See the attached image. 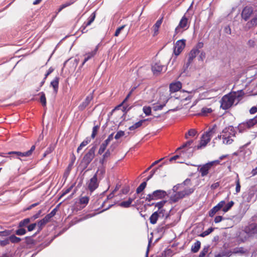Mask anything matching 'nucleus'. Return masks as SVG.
Segmentation results:
<instances>
[{"instance_id":"ea45409f","label":"nucleus","mask_w":257,"mask_h":257,"mask_svg":"<svg viewBox=\"0 0 257 257\" xmlns=\"http://www.w3.org/2000/svg\"><path fill=\"white\" fill-rule=\"evenodd\" d=\"M19 228L17 229L15 231V233L18 235H23L26 233V230L23 227H18Z\"/></svg>"},{"instance_id":"4be33fe9","label":"nucleus","mask_w":257,"mask_h":257,"mask_svg":"<svg viewBox=\"0 0 257 257\" xmlns=\"http://www.w3.org/2000/svg\"><path fill=\"white\" fill-rule=\"evenodd\" d=\"M50 220L45 216L42 219L37 222V225L39 227V230H41L43 227Z\"/></svg>"},{"instance_id":"6ab92c4d","label":"nucleus","mask_w":257,"mask_h":257,"mask_svg":"<svg viewBox=\"0 0 257 257\" xmlns=\"http://www.w3.org/2000/svg\"><path fill=\"white\" fill-rule=\"evenodd\" d=\"M193 142V140L188 141L186 142L185 143H184V144H183L180 147L178 148V150L187 148V151L190 150V152L191 153V156H192V154L193 152L196 148L195 147H194V148H192V147H191V145L192 144Z\"/></svg>"},{"instance_id":"49530a36","label":"nucleus","mask_w":257,"mask_h":257,"mask_svg":"<svg viewBox=\"0 0 257 257\" xmlns=\"http://www.w3.org/2000/svg\"><path fill=\"white\" fill-rule=\"evenodd\" d=\"M10 240H9V237H7L5 239H0V245L1 246H5L10 244Z\"/></svg>"},{"instance_id":"a18cd8bd","label":"nucleus","mask_w":257,"mask_h":257,"mask_svg":"<svg viewBox=\"0 0 257 257\" xmlns=\"http://www.w3.org/2000/svg\"><path fill=\"white\" fill-rule=\"evenodd\" d=\"M213 230V228L212 227L209 228L206 230L203 231L200 234V236L201 237H205L208 235H209L210 233H211Z\"/></svg>"},{"instance_id":"13d9d810","label":"nucleus","mask_w":257,"mask_h":257,"mask_svg":"<svg viewBox=\"0 0 257 257\" xmlns=\"http://www.w3.org/2000/svg\"><path fill=\"white\" fill-rule=\"evenodd\" d=\"M169 227H170V225H169V224L166 225V226H164V224H162L159 225L158 229H159V231L162 232L163 231H164L166 229L169 228Z\"/></svg>"},{"instance_id":"0e129e2a","label":"nucleus","mask_w":257,"mask_h":257,"mask_svg":"<svg viewBox=\"0 0 257 257\" xmlns=\"http://www.w3.org/2000/svg\"><path fill=\"white\" fill-rule=\"evenodd\" d=\"M36 225H37V224L35 223L28 225L27 226L28 230L29 231H31L32 230H33L35 229V228L36 227Z\"/></svg>"},{"instance_id":"9d476101","label":"nucleus","mask_w":257,"mask_h":257,"mask_svg":"<svg viewBox=\"0 0 257 257\" xmlns=\"http://www.w3.org/2000/svg\"><path fill=\"white\" fill-rule=\"evenodd\" d=\"M197 54L198 51L197 49H192L191 50L188 54L187 60L183 66L184 71H185L192 63L194 59L196 58Z\"/></svg>"},{"instance_id":"a211bd4d","label":"nucleus","mask_w":257,"mask_h":257,"mask_svg":"<svg viewBox=\"0 0 257 257\" xmlns=\"http://www.w3.org/2000/svg\"><path fill=\"white\" fill-rule=\"evenodd\" d=\"M182 87V83L180 81L172 83L170 84V91L174 93L179 91Z\"/></svg>"},{"instance_id":"c756f323","label":"nucleus","mask_w":257,"mask_h":257,"mask_svg":"<svg viewBox=\"0 0 257 257\" xmlns=\"http://www.w3.org/2000/svg\"><path fill=\"white\" fill-rule=\"evenodd\" d=\"M167 101L168 99H165V100L164 101V103L162 104H154L153 107L154 110L155 111H157L162 109V108L166 105V104L167 102Z\"/></svg>"},{"instance_id":"7c9ffc66","label":"nucleus","mask_w":257,"mask_h":257,"mask_svg":"<svg viewBox=\"0 0 257 257\" xmlns=\"http://www.w3.org/2000/svg\"><path fill=\"white\" fill-rule=\"evenodd\" d=\"M163 19V18H162L161 19L158 20L156 22L155 24L154 25L153 28H154V32H155V34L157 33L158 32L160 26L161 25V24L162 23Z\"/></svg>"},{"instance_id":"2eb2a0df","label":"nucleus","mask_w":257,"mask_h":257,"mask_svg":"<svg viewBox=\"0 0 257 257\" xmlns=\"http://www.w3.org/2000/svg\"><path fill=\"white\" fill-rule=\"evenodd\" d=\"M253 13V9L251 7H245L241 13L242 18L246 21L249 19Z\"/></svg>"},{"instance_id":"e2e57ef3","label":"nucleus","mask_w":257,"mask_h":257,"mask_svg":"<svg viewBox=\"0 0 257 257\" xmlns=\"http://www.w3.org/2000/svg\"><path fill=\"white\" fill-rule=\"evenodd\" d=\"M95 17H96V13H95V12H94L91 14V15L88 18V20L89 21H90V22L92 23L94 21Z\"/></svg>"},{"instance_id":"72a5a7b5","label":"nucleus","mask_w":257,"mask_h":257,"mask_svg":"<svg viewBox=\"0 0 257 257\" xmlns=\"http://www.w3.org/2000/svg\"><path fill=\"white\" fill-rule=\"evenodd\" d=\"M9 240H10V242H11L13 243H19L21 240V239L15 235H12L9 237Z\"/></svg>"},{"instance_id":"c9c22d12","label":"nucleus","mask_w":257,"mask_h":257,"mask_svg":"<svg viewBox=\"0 0 257 257\" xmlns=\"http://www.w3.org/2000/svg\"><path fill=\"white\" fill-rule=\"evenodd\" d=\"M89 198L87 196L81 197L79 199V203L85 206L89 202Z\"/></svg>"},{"instance_id":"20e7f679","label":"nucleus","mask_w":257,"mask_h":257,"mask_svg":"<svg viewBox=\"0 0 257 257\" xmlns=\"http://www.w3.org/2000/svg\"><path fill=\"white\" fill-rule=\"evenodd\" d=\"M216 125L214 124L212 128H209L208 131L203 134L201 138L199 145L195 146L197 149H200L205 147L206 145L210 142L211 138L215 133Z\"/></svg>"},{"instance_id":"c85d7f7f","label":"nucleus","mask_w":257,"mask_h":257,"mask_svg":"<svg viewBox=\"0 0 257 257\" xmlns=\"http://www.w3.org/2000/svg\"><path fill=\"white\" fill-rule=\"evenodd\" d=\"M30 222V219L29 218H25L22 220H21L18 225V227H23L24 228L25 227H27L29 223Z\"/></svg>"},{"instance_id":"69168bd1","label":"nucleus","mask_w":257,"mask_h":257,"mask_svg":"<svg viewBox=\"0 0 257 257\" xmlns=\"http://www.w3.org/2000/svg\"><path fill=\"white\" fill-rule=\"evenodd\" d=\"M206 57V54L204 51H202L198 57V60L199 61H203L204 59Z\"/></svg>"},{"instance_id":"0eeeda50","label":"nucleus","mask_w":257,"mask_h":257,"mask_svg":"<svg viewBox=\"0 0 257 257\" xmlns=\"http://www.w3.org/2000/svg\"><path fill=\"white\" fill-rule=\"evenodd\" d=\"M96 149V146H94L90 148L88 152L84 155L82 163L84 164L87 167L92 161L95 157V152Z\"/></svg>"},{"instance_id":"f03ea898","label":"nucleus","mask_w":257,"mask_h":257,"mask_svg":"<svg viewBox=\"0 0 257 257\" xmlns=\"http://www.w3.org/2000/svg\"><path fill=\"white\" fill-rule=\"evenodd\" d=\"M239 97V94L234 91L224 95L220 101V107L224 110L230 108L234 103L236 105L238 103Z\"/></svg>"},{"instance_id":"79ce46f5","label":"nucleus","mask_w":257,"mask_h":257,"mask_svg":"<svg viewBox=\"0 0 257 257\" xmlns=\"http://www.w3.org/2000/svg\"><path fill=\"white\" fill-rule=\"evenodd\" d=\"M212 110L211 108L203 107L201 109V114L206 115L212 112Z\"/></svg>"},{"instance_id":"7ed1b4c3","label":"nucleus","mask_w":257,"mask_h":257,"mask_svg":"<svg viewBox=\"0 0 257 257\" xmlns=\"http://www.w3.org/2000/svg\"><path fill=\"white\" fill-rule=\"evenodd\" d=\"M223 134L222 143L224 145H230L233 142L232 137H234L236 131L233 126L230 125L225 127L221 132Z\"/></svg>"},{"instance_id":"4c0bfd02","label":"nucleus","mask_w":257,"mask_h":257,"mask_svg":"<svg viewBox=\"0 0 257 257\" xmlns=\"http://www.w3.org/2000/svg\"><path fill=\"white\" fill-rule=\"evenodd\" d=\"M166 202V201H161L157 202L155 204L154 203H153L152 204H148V205L152 206V205H153L154 204H155V207L158 208V210H159L161 209H163V207L164 206V205Z\"/></svg>"},{"instance_id":"338daca9","label":"nucleus","mask_w":257,"mask_h":257,"mask_svg":"<svg viewBox=\"0 0 257 257\" xmlns=\"http://www.w3.org/2000/svg\"><path fill=\"white\" fill-rule=\"evenodd\" d=\"M253 28L252 25H251V23L250 22V21H249L248 22L245 27H244V29L245 31H248V30H249L250 29Z\"/></svg>"},{"instance_id":"393cba45","label":"nucleus","mask_w":257,"mask_h":257,"mask_svg":"<svg viewBox=\"0 0 257 257\" xmlns=\"http://www.w3.org/2000/svg\"><path fill=\"white\" fill-rule=\"evenodd\" d=\"M148 119H143V120H141L140 121H139L138 122L135 123L134 124H133V125L130 126L129 127V130L130 131H134L135 130V129L137 128H139V127H140L142 125L143 123L144 122H145L146 121L148 120Z\"/></svg>"},{"instance_id":"f3484780","label":"nucleus","mask_w":257,"mask_h":257,"mask_svg":"<svg viewBox=\"0 0 257 257\" xmlns=\"http://www.w3.org/2000/svg\"><path fill=\"white\" fill-rule=\"evenodd\" d=\"M98 47H99V44L96 46V47L93 51L86 53V54L85 55V58H84V60L82 64V66H83L88 60L90 59L91 58L94 57L96 54V53L98 49Z\"/></svg>"},{"instance_id":"b1692460","label":"nucleus","mask_w":257,"mask_h":257,"mask_svg":"<svg viewBox=\"0 0 257 257\" xmlns=\"http://www.w3.org/2000/svg\"><path fill=\"white\" fill-rule=\"evenodd\" d=\"M59 80V77H56L51 82V86H52L53 87V89H54V92L55 94H56L58 92Z\"/></svg>"},{"instance_id":"603ef678","label":"nucleus","mask_w":257,"mask_h":257,"mask_svg":"<svg viewBox=\"0 0 257 257\" xmlns=\"http://www.w3.org/2000/svg\"><path fill=\"white\" fill-rule=\"evenodd\" d=\"M125 27V25H122L121 27H119L118 28H117L115 32L114 36L115 37L118 36V35L120 34V32H121V31Z\"/></svg>"},{"instance_id":"9b49d317","label":"nucleus","mask_w":257,"mask_h":257,"mask_svg":"<svg viewBox=\"0 0 257 257\" xmlns=\"http://www.w3.org/2000/svg\"><path fill=\"white\" fill-rule=\"evenodd\" d=\"M185 46V40H180L176 42L174 48V53L178 56L183 51Z\"/></svg>"},{"instance_id":"f704fd0d","label":"nucleus","mask_w":257,"mask_h":257,"mask_svg":"<svg viewBox=\"0 0 257 257\" xmlns=\"http://www.w3.org/2000/svg\"><path fill=\"white\" fill-rule=\"evenodd\" d=\"M156 212L157 213L159 216V217H163L164 216H166L165 218L167 219L169 216V214L166 212V210L163 208L158 210L156 211Z\"/></svg>"},{"instance_id":"37998d69","label":"nucleus","mask_w":257,"mask_h":257,"mask_svg":"<svg viewBox=\"0 0 257 257\" xmlns=\"http://www.w3.org/2000/svg\"><path fill=\"white\" fill-rule=\"evenodd\" d=\"M92 24L91 22H90V21H89L88 20L87 21V22H84L83 25H82L81 27L80 28V29L81 30V32L83 33H86L87 31L86 30L85 31V29L86 28L90 25L91 24Z\"/></svg>"},{"instance_id":"8fccbe9b","label":"nucleus","mask_w":257,"mask_h":257,"mask_svg":"<svg viewBox=\"0 0 257 257\" xmlns=\"http://www.w3.org/2000/svg\"><path fill=\"white\" fill-rule=\"evenodd\" d=\"M235 183H236L235 191H236V192L237 193L239 192L240 191V185L239 179L238 175H237Z\"/></svg>"},{"instance_id":"680f3d73","label":"nucleus","mask_w":257,"mask_h":257,"mask_svg":"<svg viewBox=\"0 0 257 257\" xmlns=\"http://www.w3.org/2000/svg\"><path fill=\"white\" fill-rule=\"evenodd\" d=\"M203 46H204L203 43H202V42H199L196 45V47L195 48H194L193 49H197V50L198 51V54L199 53V49L203 48Z\"/></svg>"},{"instance_id":"aec40b11","label":"nucleus","mask_w":257,"mask_h":257,"mask_svg":"<svg viewBox=\"0 0 257 257\" xmlns=\"http://www.w3.org/2000/svg\"><path fill=\"white\" fill-rule=\"evenodd\" d=\"M164 67L160 62H157L152 65V70L154 73L155 74L161 72Z\"/></svg>"},{"instance_id":"a878e982","label":"nucleus","mask_w":257,"mask_h":257,"mask_svg":"<svg viewBox=\"0 0 257 257\" xmlns=\"http://www.w3.org/2000/svg\"><path fill=\"white\" fill-rule=\"evenodd\" d=\"M256 117H255L245 122L246 125L248 127V128H251V127L253 126L255 124L257 123Z\"/></svg>"},{"instance_id":"4468645a","label":"nucleus","mask_w":257,"mask_h":257,"mask_svg":"<svg viewBox=\"0 0 257 257\" xmlns=\"http://www.w3.org/2000/svg\"><path fill=\"white\" fill-rule=\"evenodd\" d=\"M113 138V134L112 133L109 135L106 140H105L100 145V148L98 150V153L99 155H101L104 153L105 150L107 145L110 143V142L112 140Z\"/></svg>"},{"instance_id":"cd10ccee","label":"nucleus","mask_w":257,"mask_h":257,"mask_svg":"<svg viewBox=\"0 0 257 257\" xmlns=\"http://www.w3.org/2000/svg\"><path fill=\"white\" fill-rule=\"evenodd\" d=\"M159 218H160L159 216L155 211L151 215L149 218L150 223L152 224H156Z\"/></svg>"},{"instance_id":"bb28decb","label":"nucleus","mask_w":257,"mask_h":257,"mask_svg":"<svg viewBox=\"0 0 257 257\" xmlns=\"http://www.w3.org/2000/svg\"><path fill=\"white\" fill-rule=\"evenodd\" d=\"M201 246V242L197 240L191 246V251L196 253L198 251Z\"/></svg>"},{"instance_id":"09e8293b","label":"nucleus","mask_w":257,"mask_h":257,"mask_svg":"<svg viewBox=\"0 0 257 257\" xmlns=\"http://www.w3.org/2000/svg\"><path fill=\"white\" fill-rule=\"evenodd\" d=\"M57 211V208L56 207L54 209H53L50 213H49L47 215H46V216L49 220H50V219L56 214Z\"/></svg>"},{"instance_id":"423d86ee","label":"nucleus","mask_w":257,"mask_h":257,"mask_svg":"<svg viewBox=\"0 0 257 257\" xmlns=\"http://www.w3.org/2000/svg\"><path fill=\"white\" fill-rule=\"evenodd\" d=\"M189 27L188 20L184 15L181 19L177 27L175 30V34L177 35L180 32L186 30Z\"/></svg>"},{"instance_id":"6e6552de","label":"nucleus","mask_w":257,"mask_h":257,"mask_svg":"<svg viewBox=\"0 0 257 257\" xmlns=\"http://www.w3.org/2000/svg\"><path fill=\"white\" fill-rule=\"evenodd\" d=\"M215 163H218L219 161H212L203 165H199L198 166V169L199 172L201 173V176L202 177L206 176L208 174L209 170H210L213 164Z\"/></svg>"},{"instance_id":"864d4df0","label":"nucleus","mask_w":257,"mask_h":257,"mask_svg":"<svg viewBox=\"0 0 257 257\" xmlns=\"http://www.w3.org/2000/svg\"><path fill=\"white\" fill-rule=\"evenodd\" d=\"M110 156V152L109 150H108L103 155V158H102V160L100 161L101 163L102 164L103 161L106 159V158L109 157Z\"/></svg>"},{"instance_id":"39448f33","label":"nucleus","mask_w":257,"mask_h":257,"mask_svg":"<svg viewBox=\"0 0 257 257\" xmlns=\"http://www.w3.org/2000/svg\"><path fill=\"white\" fill-rule=\"evenodd\" d=\"M167 193L162 190H157L151 194H149L146 197V201L151 202L152 200L161 199L166 197Z\"/></svg>"},{"instance_id":"4d7b16f0","label":"nucleus","mask_w":257,"mask_h":257,"mask_svg":"<svg viewBox=\"0 0 257 257\" xmlns=\"http://www.w3.org/2000/svg\"><path fill=\"white\" fill-rule=\"evenodd\" d=\"M11 234V231L10 230H5L3 231H0V236H8Z\"/></svg>"},{"instance_id":"bf43d9fd","label":"nucleus","mask_w":257,"mask_h":257,"mask_svg":"<svg viewBox=\"0 0 257 257\" xmlns=\"http://www.w3.org/2000/svg\"><path fill=\"white\" fill-rule=\"evenodd\" d=\"M157 169L158 168L154 169L150 172V175L146 178V182L148 181L150 179H151L152 178V177L155 173L156 171H157Z\"/></svg>"},{"instance_id":"6e6d98bb","label":"nucleus","mask_w":257,"mask_h":257,"mask_svg":"<svg viewBox=\"0 0 257 257\" xmlns=\"http://www.w3.org/2000/svg\"><path fill=\"white\" fill-rule=\"evenodd\" d=\"M124 135V133L123 131H119L117 132L116 134L114 136V138L116 140L119 139L121 137L123 136Z\"/></svg>"},{"instance_id":"412c9836","label":"nucleus","mask_w":257,"mask_h":257,"mask_svg":"<svg viewBox=\"0 0 257 257\" xmlns=\"http://www.w3.org/2000/svg\"><path fill=\"white\" fill-rule=\"evenodd\" d=\"M137 87H133L130 92L128 93L125 99L123 100V101L118 105L116 106L113 109H112V112H113L115 110L118 109L120 107H121L130 98L132 93L135 91V90L136 89Z\"/></svg>"},{"instance_id":"e433bc0d","label":"nucleus","mask_w":257,"mask_h":257,"mask_svg":"<svg viewBox=\"0 0 257 257\" xmlns=\"http://www.w3.org/2000/svg\"><path fill=\"white\" fill-rule=\"evenodd\" d=\"M147 186V182L144 181L143 183H142L137 188L136 190V192L137 194L140 193L141 192H142L145 188H146Z\"/></svg>"},{"instance_id":"1a4fd4ad","label":"nucleus","mask_w":257,"mask_h":257,"mask_svg":"<svg viewBox=\"0 0 257 257\" xmlns=\"http://www.w3.org/2000/svg\"><path fill=\"white\" fill-rule=\"evenodd\" d=\"M98 171L94 174V175L89 180L87 183L88 189L90 192L94 191L99 185V181H98L97 174Z\"/></svg>"},{"instance_id":"ddd939ff","label":"nucleus","mask_w":257,"mask_h":257,"mask_svg":"<svg viewBox=\"0 0 257 257\" xmlns=\"http://www.w3.org/2000/svg\"><path fill=\"white\" fill-rule=\"evenodd\" d=\"M93 91L86 96L85 100L78 106V109L80 111H82L89 104L93 98Z\"/></svg>"},{"instance_id":"f257e3e1","label":"nucleus","mask_w":257,"mask_h":257,"mask_svg":"<svg viewBox=\"0 0 257 257\" xmlns=\"http://www.w3.org/2000/svg\"><path fill=\"white\" fill-rule=\"evenodd\" d=\"M191 183L190 179H186L182 183L174 186L172 190L176 193L171 197V200L176 202L179 199L190 195L194 191V189L191 187Z\"/></svg>"},{"instance_id":"2f4dec72","label":"nucleus","mask_w":257,"mask_h":257,"mask_svg":"<svg viewBox=\"0 0 257 257\" xmlns=\"http://www.w3.org/2000/svg\"><path fill=\"white\" fill-rule=\"evenodd\" d=\"M38 95L40 96V101L42 105L45 106L46 105V98L45 93L43 92H41L38 94Z\"/></svg>"},{"instance_id":"de8ad7c7","label":"nucleus","mask_w":257,"mask_h":257,"mask_svg":"<svg viewBox=\"0 0 257 257\" xmlns=\"http://www.w3.org/2000/svg\"><path fill=\"white\" fill-rule=\"evenodd\" d=\"M209 246H204L202 251L200 252L199 257H204L208 251Z\"/></svg>"},{"instance_id":"dca6fc26","label":"nucleus","mask_w":257,"mask_h":257,"mask_svg":"<svg viewBox=\"0 0 257 257\" xmlns=\"http://www.w3.org/2000/svg\"><path fill=\"white\" fill-rule=\"evenodd\" d=\"M225 205V201L223 200L219 202L216 206L213 207L209 212V215L213 217L214 214L220 210Z\"/></svg>"},{"instance_id":"774afa93","label":"nucleus","mask_w":257,"mask_h":257,"mask_svg":"<svg viewBox=\"0 0 257 257\" xmlns=\"http://www.w3.org/2000/svg\"><path fill=\"white\" fill-rule=\"evenodd\" d=\"M73 187V185H71L70 187H69L68 188L66 189L65 190L63 191L62 193V194L61 196H64L65 195L67 194L69 192H70V191L72 190V188Z\"/></svg>"},{"instance_id":"473e14b6","label":"nucleus","mask_w":257,"mask_h":257,"mask_svg":"<svg viewBox=\"0 0 257 257\" xmlns=\"http://www.w3.org/2000/svg\"><path fill=\"white\" fill-rule=\"evenodd\" d=\"M234 202L233 201H231L228 202L227 204L224 205V206L222 208V210L224 212H227L233 205Z\"/></svg>"},{"instance_id":"052dcab7","label":"nucleus","mask_w":257,"mask_h":257,"mask_svg":"<svg viewBox=\"0 0 257 257\" xmlns=\"http://www.w3.org/2000/svg\"><path fill=\"white\" fill-rule=\"evenodd\" d=\"M90 142V140L87 138H86L81 144H80V147H82V148L86 146L89 142Z\"/></svg>"},{"instance_id":"5fc2aeb1","label":"nucleus","mask_w":257,"mask_h":257,"mask_svg":"<svg viewBox=\"0 0 257 257\" xmlns=\"http://www.w3.org/2000/svg\"><path fill=\"white\" fill-rule=\"evenodd\" d=\"M119 205L122 207L128 208L130 206L131 204L127 201H125L120 202Z\"/></svg>"},{"instance_id":"5701e85b","label":"nucleus","mask_w":257,"mask_h":257,"mask_svg":"<svg viewBox=\"0 0 257 257\" xmlns=\"http://www.w3.org/2000/svg\"><path fill=\"white\" fill-rule=\"evenodd\" d=\"M247 249H245L243 247H235L232 249V253L233 254H243L247 252Z\"/></svg>"},{"instance_id":"58836bf2","label":"nucleus","mask_w":257,"mask_h":257,"mask_svg":"<svg viewBox=\"0 0 257 257\" xmlns=\"http://www.w3.org/2000/svg\"><path fill=\"white\" fill-rule=\"evenodd\" d=\"M99 129V126L98 125H95L92 128V132L91 137L92 139H94L97 134L98 131Z\"/></svg>"},{"instance_id":"a19ab883","label":"nucleus","mask_w":257,"mask_h":257,"mask_svg":"<svg viewBox=\"0 0 257 257\" xmlns=\"http://www.w3.org/2000/svg\"><path fill=\"white\" fill-rule=\"evenodd\" d=\"M248 127L246 125L245 122H243L241 123H240L238 126V129L239 130V132L240 133L243 132L246 129H248Z\"/></svg>"},{"instance_id":"c03bdc74","label":"nucleus","mask_w":257,"mask_h":257,"mask_svg":"<svg viewBox=\"0 0 257 257\" xmlns=\"http://www.w3.org/2000/svg\"><path fill=\"white\" fill-rule=\"evenodd\" d=\"M197 132L195 130L191 129L188 132V133L185 135V139H188V136L194 137L196 135Z\"/></svg>"},{"instance_id":"3c124183","label":"nucleus","mask_w":257,"mask_h":257,"mask_svg":"<svg viewBox=\"0 0 257 257\" xmlns=\"http://www.w3.org/2000/svg\"><path fill=\"white\" fill-rule=\"evenodd\" d=\"M143 111L146 115H150L151 114V108L150 106H144Z\"/></svg>"},{"instance_id":"f8f14e48","label":"nucleus","mask_w":257,"mask_h":257,"mask_svg":"<svg viewBox=\"0 0 257 257\" xmlns=\"http://www.w3.org/2000/svg\"><path fill=\"white\" fill-rule=\"evenodd\" d=\"M35 146L33 145L31 147L30 150L27 152L22 153L21 152L12 151V152H9L8 153V154H9V155H12V154L16 155L18 156L17 158L19 159L20 157H25L30 156L32 154V153L35 150Z\"/></svg>"}]
</instances>
